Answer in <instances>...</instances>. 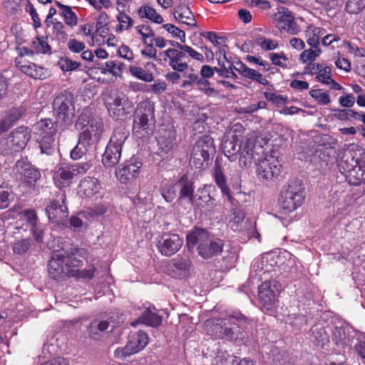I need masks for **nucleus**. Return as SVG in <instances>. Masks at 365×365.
Returning a JSON list of instances; mask_svg holds the SVG:
<instances>
[{
	"label": "nucleus",
	"instance_id": "1",
	"mask_svg": "<svg viewBox=\"0 0 365 365\" xmlns=\"http://www.w3.org/2000/svg\"><path fill=\"white\" fill-rule=\"evenodd\" d=\"M339 171L350 185L365 184V150L352 144L344 150L338 162Z\"/></svg>",
	"mask_w": 365,
	"mask_h": 365
},
{
	"label": "nucleus",
	"instance_id": "2",
	"mask_svg": "<svg viewBox=\"0 0 365 365\" xmlns=\"http://www.w3.org/2000/svg\"><path fill=\"white\" fill-rule=\"evenodd\" d=\"M197 244L199 255L205 259L217 255L222 250L221 240H212L204 229L196 228L187 235V246L189 249H192Z\"/></svg>",
	"mask_w": 365,
	"mask_h": 365
},
{
	"label": "nucleus",
	"instance_id": "3",
	"mask_svg": "<svg viewBox=\"0 0 365 365\" xmlns=\"http://www.w3.org/2000/svg\"><path fill=\"white\" fill-rule=\"evenodd\" d=\"M155 123L154 104L150 101H141L137 106L133 119V133L138 138H145L152 132Z\"/></svg>",
	"mask_w": 365,
	"mask_h": 365
},
{
	"label": "nucleus",
	"instance_id": "4",
	"mask_svg": "<svg viewBox=\"0 0 365 365\" xmlns=\"http://www.w3.org/2000/svg\"><path fill=\"white\" fill-rule=\"evenodd\" d=\"M129 133L125 128H118L114 130L102 156V163L106 168L114 167L118 163L123 145Z\"/></svg>",
	"mask_w": 365,
	"mask_h": 365
},
{
	"label": "nucleus",
	"instance_id": "5",
	"mask_svg": "<svg viewBox=\"0 0 365 365\" xmlns=\"http://www.w3.org/2000/svg\"><path fill=\"white\" fill-rule=\"evenodd\" d=\"M53 110L57 123L63 127L71 125L75 115L73 95L62 93L57 96L53 101Z\"/></svg>",
	"mask_w": 365,
	"mask_h": 365
},
{
	"label": "nucleus",
	"instance_id": "6",
	"mask_svg": "<svg viewBox=\"0 0 365 365\" xmlns=\"http://www.w3.org/2000/svg\"><path fill=\"white\" fill-rule=\"evenodd\" d=\"M76 128L81 130L80 134L88 133L91 137L90 144L97 143L103 131V123L101 118L91 116L89 108H84L76 123Z\"/></svg>",
	"mask_w": 365,
	"mask_h": 365
},
{
	"label": "nucleus",
	"instance_id": "7",
	"mask_svg": "<svg viewBox=\"0 0 365 365\" xmlns=\"http://www.w3.org/2000/svg\"><path fill=\"white\" fill-rule=\"evenodd\" d=\"M217 59L219 68H215L216 73L221 77L235 79L237 77L233 70L247 78H251V69L241 61L231 62L225 55V49H220L217 52Z\"/></svg>",
	"mask_w": 365,
	"mask_h": 365
},
{
	"label": "nucleus",
	"instance_id": "8",
	"mask_svg": "<svg viewBox=\"0 0 365 365\" xmlns=\"http://www.w3.org/2000/svg\"><path fill=\"white\" fill-rule=\"evenodd\" d=\"M33 132L42 153L49 154L54 143V135L56 133L55 124L51 119L41 120L35 123Z\"/></svg>",
	"mask_w": 365,
	"mask_h": 365
},
{
	"label": "nucleus",
	"instance_id": "9",
	"mask_svg": "<svg viewBox=\"0 0 365 365\" xmlns=\"http://www.w3.org/2000/svg\"><path fill=\"white\" fill-rule=\"evenodd\" d=\"M304 200V193L300 181L290 182L282 194L280 205L287 212H292L300 207Z\"/></svg>",
	"mask_w": 365,
	"mask_h": 365
},
{
	"label": "nucleus",
	"instance_id": "10",
	"mask_svg": "<svg viewBox=\"0 0 365 365\" xmlns=\"http://www.w3.org/2000/svg\"><path fill=\"white\" fill-rule=\"evenodd\" d=\"M222 151L230 161L236 160L237 153L240 152L239 163L241 167H248L251 163V148L248 140L239 145L234 137L228 138L222 143Z\"/></svg>",
	"mask_w": 365,
	"mask_h": 365
},
{
	"label": "nucleus",
	"instance_id": "11",
	"mask_svg": "<svg viewBox=\"0 0 365 365\" xmlns=\"http://www.w3.org/2000/svg\"><path fill=\"white\" fill-rule=\"evenodd\" d=\"M214 322L213 332L216 336L232 339L240 327L247 322V319L242 314H237L227 319H217Z\"/></svg>",
	"mask_w": 365,
	"mask_h": 365
},
{
	"label": "nucleus",
	"instance_id": "12",
	"mask_svg": "<svg viewBox=\"0 0 365 365\" xmlns=\"http://www.w3.org/2000/svg\"><path fill=\"white\" fill-rule=\"evenodd\" d=\"M110 115L115 120H124L133 110V104L123 93L110 95L106 100Z\"/></svg>",
	"mask_w": 365,
	"mask_h": 365
},
{
	"label": "nucleus",
	"instance_id": "13",
	"mask_svg": "<svg viewBox=\"0 0 365 365\" xmlns=\"http://www.w3.org/2000/svg\"><path fill=\"white\" fill-rule=\"evenodd\" d=\"M215 153L213 140L210 136H204L194 144L190 163L197 168L202 167L204 163L210 160V156Z\"/></svg>",
	"mask_w": 365,
	"mask_h": 365
},
{
	"label": "nucleus",
	"instance_id": "14",
	"mask_svg": "<svg viewBox=\"0 0 365 365\" xmlns=\"http://www.w3.org/2000/svg\"><path fill=\"white\" fill-rule=\"evenodd\" d=\"M148 344V336L143 331H138L130 334L126 345L118 347L114 351L115 358L125 360L133 354L143 350Z\"/></svg>",
	"mask_w": 365,
	"mask_h": 365
},
{
	"label": "nucleus",
	"instance_id": "15",
	"mask_svg": "<svg viewBox=\"0 0 365 365\" xmlns=\"http://www.w3.org/2000/svg\"><path fill=\"white\" fill-rule=\"evenodd\" d=\"M252 160L256 162L257 175L262 179L269 180L281 173L282 165L279 160L273 155H259L257 159L252 153Z\"/></svg>",
	"mask_w": 365,
	"mask_h": 365
},
{
	"label": "nucleus",
	"instance_id": "16",
	"mask_svg": "<svg viewBox=\"0 0 365 365\" xmlns=\"http://www.w3.org/2000/svg\"><path fill=\"white\" fill-rule=\"evenodd\" d=\"M281 290L280 284L275 279L265 281L258 288V296L263 307L271 310L276 307Z\"/></svg>",
	"mask_w": 365,
	"mask_h": 365
},
{
	"label": "nucleus",
	"instance_id": "17",
	"mask_svg": "<svg viewBox=\"0 0 365 365\" xmlns=\"http://www.w3.org/2000/svg\"><path fill=\"white\" fill-rule=\"evenodd\" d=\"M272 20L275 26L281 31L292 35H297L300 32V27L295 21L293 13L287 8H279L273 14Z\"/></svg>",
	"mask_w": 365,
	"mask_h": 365
},
{
	"label": "nucleus",
	"instance_id": "18",
	"mask_svg": "<svg viewBox=\"0 0 365 365\" xmlns=\"http://www.w3.org/2000/svg\"><path fill=\"white\" fill-rule=\"evenodd\" d=\"M56 197L47 205L46 212L51 222L61 224L63 223L68 216V209L65 205V192L59 190Z\"/></svg>",
	"mask_w": 365,
	"mask_h": 365
},
{
	"label": "nucleus",
	"instance_id": "19",
	"mask_svg": "<svg viewBox=\"0 0 365 365\" xmlns=\"http://www.w3.org/2000/svg\"><path fill=\"white\" fill-rule=\"evenodd\" d=\"M88 255V250L85 248L73 247L62 254L63 257V263L66 265L70 275L76 269L83 266V260L87 258Z\"/></svg>",
	"mask_w": 365,
	"mask_h": 365
},
{
	"label": "nucleus",
	"instance_id": "20",
	"mask_svg": "<svg viewBox=\"0 0 365 365\" xmlns=\"http://www.w3.org/2000/svg\"><path fill=\"white\" fill-rule=\"evenodd\" d=\"M183 239L177 234L164 233L158 242L159 252L165 256L170 257L175 254L182 247Z\"/></svg>",
	"mask_w": 365,
	"mask_h": 365
},
{
	"label": "nucleus",
	"instance_id": "21",
	"mask_svg": "<svg viewBox=\"0 0 365 365\" xmlns=\"http://www.w3.org/2000/svg\"><path fill=\"white\" fill-rule=\"evenodd\" d=\"M30 139V131L27 127L20 126L13 130L6 139V144L11 151L23 150Z\"/></svg>",
	"mask_w": 365,
	"mask_h": 365
},
{
	"label": "nucleus",
	"instance_id": "22",
	"mask_svg": "<svg viewBox=\"0 0 365 365\" xmlns=\"http://www.w3.org/2000/svg\"><path fill=\"white\" fill-rule=\"evenodd\" d=\"M159 57H162L163 61L168 59V64L173 71L184 72L189 67L186 62L182 61V59L185 58L184 51L177 47L175 48H168L160 52Z\"/></svg>",
	"mask_w": 365,
	"mask_h": 365
},
{
	"label": "nucleus",
	"instance_id": "23",
	"mask_svg": "<svg viewBox=\"0 0 365 365\" xmlns=\"http://www.w3.org/2000/svg\"><path fill=\"white\" fill-rule=\"evenodd\" d=\"M142 163L138 159H132L115 171L118 180L123 184L133 182L140 173Z\"/></svg>",
	"mask_w": 365,
	"mask_h": 365
},
{
	"label": "nucleus",
	"instance_id": "24",
	"mask_svg": "<svg viewBox=\"0 0 365 365\" xmlns=\"http://www.w3.org/2000/svg\"><path fill=\"white\" fill-rule=\"evenodd\" d=\"M14 170L17 178L23 182L32 183L40 177L39 171L26 160H19L16 163Z\"/></svg>",
	"mask_w": 365,
	"mask_h": 365
},
{
	"label": "nucleus",
	"instance_id": "25",
	"mask_svg": "<svg viewBox=\"0 0 365 365\" xmlns=\"http://www.w3.org/2000/svg\"><path fill=\"white\" fill-rule=\"evenodd\" d=\"M48 274L50 277L56 280H60L65 277H70L69 271L66 269L63 263V257L61 253L53 252L51 259L49 261Z\"/></svg>",
	"mask_w": 365,
	"mask_h": 365
},
{
	"label": "nucleus",
	"instance_id": "26",
	"mask_svg": "<svg viewBox=\"0 0 365 365\" xmlns=\"http://www.w3.org/2000/svg\"><path fill=\"white\" fill-rule=\"evenodd\" d=\"M175 131L173 129L161 130L157 138L158 153L160 155L168 153L174 147Z\"/></svg>",
	"mask_w": 365,
	"mask_h": 365
},
{
	"label": "nucleus",
	"instance_id": "27",
	"mask_svg": "<svg viewBox=\"0 0 365 365\" xmlns=\"http://www.w3.org/2000/svg\"><path fill=\"white\" fill-rule=\"evenodd\" d=\"M17 67L26 75L36 79H43L46 77V71L34 63L24 60H16Z\"/></svg>",
	"mask_w": 365,
	"mask_h": 365
},
{
	"label": "nucleus",
	"instance_id": "28",
	"mask_svg": "<svg viewBox=\"0 0 365 365\" xmlns=\"http://www.w3.org/2000/svg\"><path fill=\"white\" fill-rule=\"evenodd\" d=\"M91 140H92L91 137L88 133L84 132L83 134H79L78 144L71 152V158L78 160L88 152L93 146L90 144Z\"/></svg>",
	"mask_w": 365,
	"mask_h": 365
},
{
	"label": "nucleus",
	"instance_id": "29",
	"mask_svg": "<svg viewBox=\"0 0 365 365\" xmlns=\"http://www.w3.org/2000/svg\"><path fill=\"white\" fill-rule=\"evenodd\" d=\"M78 193L85 197H92L97 194L101 188L98 179L94 178H86L81 180L78 186Z\"/></svg>",
	"mask_w": 365,
	"mask_h": 365
},
{
	"label": "nucleus",
	"instance_id": "30",
	"mask_svg": "<svg viewBox=\"0 0 365 365\" xmlns=\"http://www.w3.org/2000/svg\"><path fill=\"white\" fill-rule=\"evenodd\" d=\"M139 322H142L150 327H157L161 324L162 317L155 312V307H153V309L148 308L145 310V312L142 314L138 320H135L131 323V325L135 327Z\"/></svg>",
	"mask_w": 365,
	"mask_h": 365
},
{
	"label": "nucleus",
	"instance_id": "31",
	"mask_svg": "<svg viewBox=\"0 0 365 365\" xmlns=\"http://www.w3.org/2000/svg\"><path fill=\"white\" fill-rule=\"evenodd\" d=\"M74 177L71 165L60 167L53 175V181L57 187H65L70 184L71 179Z\"/></svg>",
	"mask_w": 365,
	"mask_h": 365
},
{
	"label": "nucleus",
	"instance_id": "32",
	"mask_svg": "<svg viewBox=\"0 0 365 365\" xmlns=\"http://www.w3.org/2000/svg\"><path fill=\"white\" fill-rule=\"evenodd\" d=\"M179 185L181 186V189L180 191V197L178 200V203H182V201L187 198V202L190 205H192L194 202V189L192 186V182L189 181L185 175H184L178 182Z\"/></svg>",
	"mask_w": 365,
	"mask_h": 365
},
{
	"label": "nucleus",
	"instance_id": "33",
	"mask_svg": "<svg viewBox=\"0 0 365 365\" xmlns=\"http://www.w3.org/2000/svg\"><path fill=\"white\" fill-rule=\"evenodd\" d=\"M331 68L323 64L320 70L318 71V75L316 76V78L318 81L329 86V88L331 89L336 91L341 90V86L331 78Z\"/></svg>",
	"mask_w": 365,
	"mask_h": 365
},
{
	"label": "nucleus",
	"instance_id": "34",
	"mask_svg": "<svg viewBox=\"0 0 365 365\" xmlns=\"http://www.w3.org/2000/svg\"><path fill=\"white\" fill-rule=\"evenodd\" d=\"M174 17L181 24L187 26H195V20L190 8L187 6H179L175 9Z\"/></svg>",
	"mask_w": 365,
	"mask_h": 365
},
{
	"label": "nucleus",
	"instance_id": "35",
	"mask_svg": "<svg viewBox=\"0 0 365 365\" xmlns=\"http://www.w3.org/2000/svg\"><path fill=\"white\" fill-rule=\"evenodd\" d=\"M325 34V30L314 25H309L306 30L307 43L314 48H317L319 39Z\"/></svg>",
	"mask_w": 365,
	"mask_h": 365
},
{
	"label": "nucleus",
	"instance_id": "36",
	"mask_svg": "<svg viewBox=\"0 0 365 365\" xmlns=\"http://www.w3.org/2000/svg\"><path fill=\"white\" fill-rule=\"evenodd\" d=\"M313 340L317 346L324 348L329 342V334L321 325H314L311 329Z\"/></svg>",
	"mask_w": 365,
	"mask_h": 365
},
{
	"label": "nucleus",
	"instance_id": "37",
	"mask_svg": "<svg viewBox=\"0 0 365 365\" xmlns=\"http://www.w3.org/2000/svg\"><path fill=\"white\" fill-rule=\"evenodd\" d=\"M215 182L220 189L222 193L226 195L227 200L230 202L232 200L229 187L227 185L225 176L219 165H216L214 169Z\"/></svg>",
	"mask_w": 365,
	"mask_h": 365
},
{
	"label": "nucleus",
	"instance_id": "38",
	"mask_svg": "<svg viewBox=\"0 0 365 365\" xmlns=\"http://www.w3.org/2000/svg\"><path fill=\"white\" fill-rule=\"evenodd\" d=\"M350 334L349 329L346 331L344 327H336L333 333L336 344L341 346H351L353 343V336H351Z\"/></svg>",
	"mask_w": 365,
	"mask_h": 365
},
{
	"label": "nucleus",
	"instance_id": "39",
	"mask_svg": "<svg viewBox=\"0 0 365 365\" xmlns=\"http://www.w3.org/2000/svg\"><path fill=\"white\" fill-rule=\"evenodd\" d=\"M277 264L274 256L271 253H264L259 257L256 262L255 267L256 271H260L264 269L265 272L269 271V267H274Z\"/></svg>",
	"mask_w": 365,
	"mask_h": 365
},
{
	"label": "nucleus",
	"instance_id": "40",
	"mask_svg": "<svg viewBox=\"0 0 365 365\" xmlns=\"http://www.w3.org/2000/svg\"><path fill=\"white\" fill-rule=\"evenodd\" d=\"M138 15L141 18L148 19L156 24H161L163 21V17L156 13V11L149 6H142L138 9Z\"/></svg>",
	"mask_w": 365,
	"mask_h": 365
},
{
	"label": "nucleus",
	"instance_id": "41",
	"mask_svg": "<svg viewBox=\"0 0 365 365\" xmlns=\"http://www.w3.org/2000/svg\"><path fill=\"white\" fill-rule=\"evenodd\" d=\"M109 328V322L106 320H94L89 327V334L91 337L96 339L97 336L103 333Z\"/></svg>",
	"mask_w": 365,
	"mask_h": 365
},
{
	"label": "nucleus",
	"instance_id": "42",
	"mask_svg": "<svg viewBox=\"0 0 365 365\" xmlns=\"http://www.w3.org/2000/svg\"><path fill=\"white\" fill-rule=\"evenodd\" d=\"M116 19L119 22V25L116 26L115 31L122 32L124 30H129L134 24L133 19L125 12H120Z\"/></svg>",
	"mask_w": 365,
	"mask_h": 365
},
{
	"label": "nucleus",
	"instance_id": "43",
	"mask_svg": "<svg viewBox=\"0 0 365 365\" xmlns=\"http://www.w3.org/2000/svg\"><path fill=\"white\" fill-rule=\"evenodd\" d=\"M57 6L62 10V16L64 18V21L68 26H73L77 24V17L71 8L68 6L62 4L59 1H56Z\"/></svg>",
	"mask_w": 365,
	"mask_h": 365
},
{
	"label": "nucleus",
	"instance_id": "44",
	"mask_svg": "<svg viewBox=\"0 0 365 365\" xmlns=\"http://www.w3.org/2000/svg\"><path fill=\"white\" fill-rule=\"evenodd\" d=\"M170 44L175 47H177L178 48H180L184 51L185 52V56H186V54H187L190 57L192 58L200 61L203 62L204 61V56L202 53H199L198 51L193 49L191 46H187L186 44H181L178 42H173L170 41Z\"/></svg>",
	"mask_w": 365,
	"mask_h": 365
},
{
	"label": "nucleus",
	"instance_id": "45",
	"mask_svg": "<svg viewBox=\"0 0 365 365\" xmlns=\"http://www.w3.org/2000/svg\"><path fill=\"white\" fill-rule=\"evenodd\" d=\"M130 72L133 76L145 82H152L154 79L152 73L147 72L140 67L130 66Z\"/></svg>",
	"mask_w": 365,
	"mask_h": 365
},
{
	"label": "nucleus",
	"instance_id": "46",
	"mask_svg": "<svg viewBox=\"0 0 365 365\" xmlns=\"http://www.w3.org/2000/svg\"><path fill=\"white\" fill-rule=\"evenodd\" d=\"M135 30L141 36V40L144 43H148L150 41H153L155 37L154 31L147 25H139L135 27Z\"/></svg>",
	"mask_w": 365,
	"mask_h": 365
},
{
	"label": "nucleus",
	"instance_id": "47",
	"mask_svg": "<svg viewBox=\"0 0 365 365\" xmlns=\"http://www.w3.org/2000/svg\"><path fill=\"white\" fill-rule=\"evenodd\" d=\"M256 45L261 47L262 49L266 51H272L278 48L279 43L276 40L267 38L264 37H258L255 39Z\"/></svg>",
	"mask_w": 365,
	"mask_h": 365
},
{
	"label": "nucleus",
	"instance_id": "48",
	"mask_svg": "<svg viewBox=\"0 0 365 365\" xmlns=\"http://www.w3.org/2000/svg\"><path fill=\"white\" fill-rule=\"evenodd\" d=\"M32 44L33 48L36 53L44 54L51 53V46H49L47 39L44 37H36Z\"/></svg>",
	"mask_w": 365,
	"mask_h": 365
},
{
	"label": "nucleus",
	"instance_id": "49",
	"mask_svg": "<svg viewBox=\"0 0 365 365\" xmlns=\"http://www.w3.org/2000/svg\"><path fill=\"white\" fill-rule=\"evenodd\" d=\"M365 8V0H347L345 9L349 14H359Z\"/></svg>",
	"mask_w": 365,
	"mask_h": 365
},
{
	"label": "nucleus",
	"instance_id": "50",
	"mask_svg": "<svg viewBox=\"0 0 365 365\" xmlns=\"http://www.w3.org/2000/svg\"><path fill=\"white\" fill-rule=\"evenodd\" d=\"M245 215L240 210H235L229 220V226L232 230L237 231L240 230V225L243 222Z\"/></svg>",
	"mask_w": 365,
	"mask_h": 365
},
{
	"label": "nucleus",
	"instance_id": "51",
	"mask_svg": "<svg viewBox=\"0 0 365 365\" xmlns=\"http://www.w3.org/2000/svg\"><path fill=\"white\" fill-rule=\"evenodd\" d=\"M21 220L26 221L31 226H35L37 224L38 217L36 212L33 209H25L19 213Z\"/></svg>",
	"mask_w": 365,
	"mask_h": 365
},
{
	"label": "nucleus",
	"instance_id": "52",
	"mask_svg": "<svg viewBox=\"0 0 365 365\" xmlns=\"http://www.w3.org/2000/svg\"><path fill=\"white\" fill-rule=\"evenodd\" d=\"M309 94L321 105H328L330 103L329 95L322 89L311 90Z\"/></svg>",
	"mask_w": 365,
	"mask_h": 365
},
{
	"label": "nucleus",
	"instance_id": "53",
	"mask_svg": "<svg viewBox=\"0 0 365 365\" xmlns=\"http://www.w3.org/2000/svg\"><path fill=\"white\" fill-rule=\"evenodd\" d=\"M31 247V241L29 239H21L14 243L13 250L15 254L24 255Z\"/></svg>",
	"mask_w": 365,
	"mask_h": 365
},
{
	"label": "nucleus",
	"instance_id": "54",
	"mask_svg": "<svg viewBox=\"0 0 365 365\" xmlns=\"http://www.w3.org/2000/svg\"><path fill=\"white\" fill-rule=\"evenodd\" d=\"M269 138L267 136L261 132L257 133L255 135V140L252 142V153L259 155V153L257 151V149H263L264 146L268 143Z\"/></svg>",
	"mask_w": 365,
	"mask_h": 365
},
{
	"label": "nucleus",
	"instance_id": "55",
	"mask_svg": "<svg viewBox=\"0 0 365 365\" xmlns=\"http://www.w3.org/2000/svg\"><path fill=\"white\" fill-rule=\"evenodd\" d=\"M124 64L119 61H108L106 63V69L115 76H119L122 73Z\"/></svg>",
	"mask_w": 365,
	"mask_h": 365
},
{
	"label": "nucleus",
	"instance_id": "56",
	"mask_svg": "<svg viewBox=\"0 0 365 365\" xmlns=\"http://www.w3.org/2000/svg\"><path fill=\"white\" fill-rule=\"evenodd\" d=\"M210 186L205 185L202 188L198 189L197 194L194 197V201H200L207 203L212 200L210 194Z\"/></svg>",
	"mask_w": 365,
	"mask_h": 365
},
{
	"label": "nucleus",
	"instance_id": "57",
	"mask_svg": "<svg viewBox=\"0 0 365 365\" xmlns=\"http://www.w3.org/2000/svg\"><path fill=\"white\" fill-rule=\"evenodd\" d=\"M145 45V48L141 51L142 56L147 57L148 58L153 59L155 61H161L163 60L162 57H159L157 56V50L153 46V41L148 43H144Z\"/></svg>",
	"mask_w": 365,
	"mask_h": 365
},
{
	"label": "nucleus",
	"instance_id": "58",
	"mask_svg": "<svg viewBox=\"0 0 365 365\" xmlns=\"http://www.w3.org/2000/svg\"><path fill=\"white\" fill-rule=\"evenodd\" d=\"M320 53V49L319 48H315V50L312 49H307L302 51V53L300 54V60L304 63H311L315 59Z\"/></svg>",
	"mask_w": 365,
	"mask_h": 365
},
{
	"label": "nucleus",
	"instance_id": "59",
	"mask_svg": "<svg viewBox=\"0 0 365 365\" xmlns=\"http://www.w3.org/2000/svg\"><path fill=\"white\" fill-rule=\"evenodd\" d=\"M197 86H198V89L207 96H212L217 94V91L210 86V83L206 79L200 78Z\"/></svg>",
	"mask_w": 365,
	"mask_h": 365
},
{
	"label": "nucleus",
	"instance_id": "60",
	"mask_svg": "<svg viewBox=\"0 0 365 365\" xmlns=\"http://www.w3.org/2000/svg\"><path fill=\"white\" fill-rule=\"evenodd\" d=\"M270 60L272 63L277 66L285 68L287 67V61H288V58L283 53H272L270 54Z\"/></svg>",
	"mask_w": 365,
	"mask_h": 365
},
{
	"label": "nucleus",
	"instance_id": "61",
	"mask_svg": "<svg viewBox=\"0 0 365 365\" xmlns=\"http://www.w3.org/2000/svg\"><path fill=\"white\" fill-rule=\"evenodd\" d=\"M173 264L176 269L185 272L189 269L191 265V262L186 256H178L173 260Z\"/></svg>",
	"mask_w": 365,
	"mask_h": 365
},
{
	"label": "nucleus",
	"instance_id": "62",
	"mask_svg": "<svg viewBox=\"0 0 365 365\" xmlns=\"http://www.w3.org/2000/svg\"><path fill=\"white\" fill-rule=\"evenodd\" d=\"M94 271L95 269L93 267L85 269H79L78 268L75 271H73L70 277H73L77 279H91L93 277Z\"/></svg>",
	"mask_w": 365,
	"mask_h": 365
},
{
	"label": "nucleus",
	"instance_id": "63",
	"mask_svg": "<svg viewBox=\"0 0 365 365\" xmlns=\"http://www.w3.org/2000/svg\"><path fill=\"white\" fill-rule=\"evenodd\" d=\"M163 27L168 32L171 34L174 37L179 38L181 42H185V33L184 31L170 24H165Z\"/></svg>",
	"mask_w": 365,
	"mask_h": 365
},
{
	"label": "nucleus",
	"instance_id": "64",
	"mask_svg": "<svg viewBox=\"0 0 365 365\" xmlns=\"http://www.w3.org/2000/svg\"><path fill=\"white\" fill-rule=\"evenodd\" d=\"M60 68L64 71H72L80 66V63L68 58H61L59 61Z\"/></svg>",
	"mask_w": 365,
	"mask_h": 365
}]
</instances>
